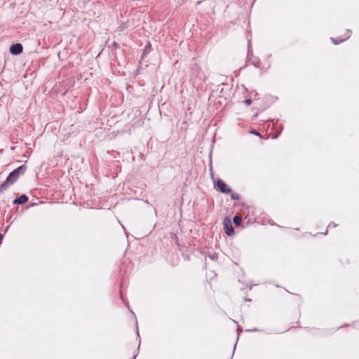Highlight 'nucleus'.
Listing matches in <instances>:
<instances>
[{
	"mask_svg": "<svg viewBox=\"0 0 359 359\" xmlns=\"http://www.w3.org/2000/svg\"><path fill=\"white\" fill-rule=\"evenodd\" d=\"M224 226L226 231V233L228 236H231L234 233V230L230 220L225 219L224 222Z\"/></svg>",
	"mask_w": 359,
	"mask_h": 359,
	"instance_id": "4",
	"label": "nucleus"
},
{
	"mask_svg": "<svg viewBox=\"0 0 359 359\" xmlns=\"http://www.w3.org/2000/svg\"><path fill=\"white\" fill-rule=\"evenodd\" d=\"M27 201H28V197L26 195L22 194V195L20 196L19 197L16 198L14 200L13 203L21 205V204L25 203Z\"/></svg>",
	"mask_w": 359,
	"mask_h": 359,
	"instance_id": "5",
	"label": "nucleus"
},
{
	"mask_svg": "<svg viewBox=\"0 0 359 359\" xmlns=\"http://www.w3.org/2000/svg\"><path fill=\"white\" fill-rule=\"evenodd\" d=\"M233 223L238 226L241 224V222H242V219L240 216L238 215H235L233 218Z\"/></svg>",
	"mask_w": 359,
	"mask_h": 359,
	"instance_id": "7",
	"label": "nucleus"
},
{
	"mask_svg": "<svg viewBox=\"0 0 359 359\" xmlns=\"http://www.w3.org/2000/svg\"><path fill=\"white\" fill-rule=\"evenodd\" d=\"M151 44H150V43H148V44L146 46V48H145V50H148L149 51V50H151Z\"/></svg>",
	"mask_w": 359,
	"mask_h": 359,
	"instance_id": "12",
	"label": "nucleus"
},
{
	"mask_svg": "<svg viewBox=\"0 0 359 359\" xmlns=\"http://www.w3.org/2000/svg\"><path fill=\"white\" fill-rule=\"evenodd\" d=\"M23 50V47L20 43H15L11 46L10 53L13 55H19Z\"/></svg>",
	"mask_w": 359,
	"mask_h": 359,
	"instance_id": "3",
	"label": "nucleus"
},
{
	"mask_svg": "<svg viewBox=\"0 0 359 359\" xmlns=\"http://www.w3.org/2000/svg\"><path fill=\"white\" fill-rule=\"evenodd\" d=\"M26 168L27 167L25 165H22L10 172L6 181L0 185V194L6 191L11 185L16 182L19 176L25 173Z\"/></svg>",
	"mask_w": 359,
	"mask_h": 359,
	"instance_id": "1",
	"label": "nucleus"
},
{
	"mask_svg": "<svg viewBox=\"0 0 359 359\" xmlns=\"http://www.w3.org/2000/svg\"><path fill=\"white\" fill-rule=\"evenodd\" d=\"M252 101L250 99H247L245 100V103L247 104V105H250L251 104Z\"/></svg>",
	"mask_w": 359,
	"mask_h": 359,
	"instance_id": "11",
	"label": "nucleus"
},
{
	"mask_svg": "<svg viewBox=\"0 0 359 359\" xmlns=\"http://www.w3.org/2000/svg\"><path fill=\"white\" fill-rule=\"evenodd\" d=\"M250 133L254 134L255 135L260 136V133L258 131H257L256 130H254V129L250 131Z\"/></svg>",
	"mask_w": 359,
	"mask_h": 359,
	"instance_id": "10",
	"label": "nucleus"
},
{
	"mask_svg": "<svg viewBox=\"0 0 359 359\" xmlns=\"http://www.w3.org/2000/svg\"><path fill=\"white\" fill-rule=\"evenodd\" d=\"M4 236L2 234L0 235V245L1 244Z\"/></svg>",
	"mask_w": 359,
	"mask_h": 359,
	"instance_id": "13",
	"label": "nucleus"
},
{
	"mask_svg": "<svg viewBox=\"0 0 359 359\" xmlns=\"http://www.w3.org/2000/svg\"><path fill=\"white\" fill-rule=\"evenodd\" d=\"M250 54H252V46H251V43L249 41L248 45V56H249Z\"/></svg>",
	"mask_w": 359,
	"mask_h": 359,
	"instance_id": "9",
	"label": "nucleus"
},
{
	"mask_svg": "<svg viewBox=\"0 0 359 359\" xmlns=\"http://www.w3.org/2000/svg\"><path fill=\"white\" fill-rule=\"evenodd\" d=\"M350 32L349 30L347 31V36H346V38L344 39H340L339 41H337V39H334V38H331L332 42L334 43V44H339L341 42H343L345 40H346L347 39H348L350 37Z\"/></svg>",
	"mask_w": 359,
	"mask_h": 359,
	"instance_id": "6",
	"label": "nucleus"
},
{
	"mask_svg": "<svg viewBox=\"0 0 359 359\" xmlns=\"http://www.w3.org/2000/svg\"><path fill=\"white\" fill-rule=\"evenodd\" d=\"M216 187L217 189L223 194H231V189L228 188L226 184L222 180L217 181Z\"/></svg>",
	"mask_w": 359,
	"mask_h": 359,
	"instance_id": "2",
	"label": "nucleus"
},
{
	"mask_svg": "<svg viewBox=\"0 0 359 359\" xmlns=\"http://www.w3.org/2000/svg\"><path fill=\"white\" fill-rule=\"evenodd\" d=\"M231 195V198L233 200H238L240 198L239 195L235 193H233L231 191V194H229Z\"/></svg>",
	"mask_w": 359,
	"mask_h": 359,
	"instance_id": "8",
	"label": "nucleus"
}]
</instances>
